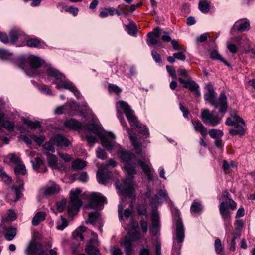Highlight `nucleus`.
<instances>
[{
  "label": "nucleus",
  "mask_w": 255,
  "mask_h": 255,
  "mask_svg": "<svg viewBox=\"0 0 255 255\" xmlns=\"http://www.w3.org/2000/svg\"><path fill=\"white\" fill-rule=\"evenodd\" d=\"M43 62L42 59L32 55L25 58H21L19 60V66L29 76L37 75L39 73L38 69Z\"/></svg>",
  "instance_id": "nucleus-5"
},
{
  "label": "nucleus",
  "mask_w": 255,
  "mask_h": 255,
  "mask_svg": "<svg viewBox=\"0 0 255 255\" xmlns=\"http://www.w3.org/2000/svg\"><path fill=\"white\" fill-rule=\"evenodd\" d=\"M17 183V185L12 186L11 192L7 196V200L9 201L16 202L21 196V191L23 188V183L22 181H19Z\"/></svg>",
  "instance_id": "nucleus-15"
},
{
  "label": "nucleus",
  "mask_w": 255,
  "mask_h": 255,
  "mask_svg": "<svg viewBox=\"0 0 255 255\" xmlns=\"http://www.w3.org/2000/svg\"><path fill=\"white\" fill-rule=\"evenodd\" d=\"M20 35L21 34L20 32L17 30L14 29L10 31L9 32L10 40L12 43H15Z\"/></svg>",
  "instance_id": "nucleus-40"
},
{
  "label": "nucleus",
  "mask_w": 255,
  "mask_h": 255,
  "mask_svg": "<svg viewBox=\"0 0 255 255\" xmlns=\"http://www.w3.org/2000/svg\"><path fill=\"white\" fill-rule=\"evenodd\" d=\"M126 31L131 35L134 36L137 32V28L134 24H130L126 26Z\"/></svg>",
  "instance_id": "nucleus-43"
},
{
  "label": "nucleus",
  "mask_w": 255,
  "mask_h": 255,
  "mask_svg": "<svg viewBox=\"0 0 255 255\" xmlns=\"http://www.w3.org/2000/svg\"><path fill=\"white\" fill-rule=\"evenodd\" d=\"M117 164L113 159H110L108 161V164L101 166L97 172V178L98 182L102 184L105 185L110 177V173L109 169V166L110 165L112 168L117 166Z\"/></svg>",
  "instance_id": "nucleus-13"
},
{
  "label": "nucleus",
  "mask_w": 255,
  "mask_h": 255,
  "mask_svg": "<svg viewBox=\"0 0 255 255\" xmlns=\"http://www.w3.org/2000/svg\"><path fill=\"white\" fill-rule=\"evenodd\" d=\"M210 2L200 1L199 3V9L203 13H206L209 11Z\"/></svg>",
  "instance_id": "nucleus-39"
},
{
  "label": "nucleus",
  "mask_w": 255,
  "mask_h": 255,
  "mask_svg": "<svg viewBox=\"0 0 255 255\" xmlns=\"http://www.w3.org/2000/svg\"><path fill=\"white\" fill-rule=\"evenodd\" d=\"M210 57L214 60H220L228 66H230V65L221 57L218 51L214 49L210 50Z\"/></svg>",
  "instance_id": "nucleus-30"
},
{
  "label": "nucleus",
  "mask_w": 255,
  "mask_h": 255,
  "mask_svg": "<svg viewBox=\"0 0 255 255\" xmlns=\"http://www.w3.org/2000/svg\"><path fill=\"white\" fill-rule=\"evenodd\" d=\"M8 157L9 160L13 163L18 164L21 162L20 158L17 157L14 154H9L8 155Z\"/></svg>",
  "instance_id": "nucleus-55"
},
{
  "label": "nucleus",
  "mask_w": 255,
  "mask_h": 255,
  "mask_svg": "<svg viewBox=\"0 0 255 255\" xmlns=\"http://www.w3.org/2000/svg\"><path fill=\"white\" fill-rule=\"evenodd\" d=\"M13 55V53L4 49H0V58L8 59Z\"/></svg>",
  "instance_id": "nucleus-45"
},
{
  "label": "nucleus",
  "mask_w": 255,
  "mask_h": 255,
  "mask_svg": "<svg viewBox=\"0 0 255 255\" xmlns=\"http://www.w3.org/2000/svg\"><path fill=\"white\" fill-rule=\"evenodd\" d=\"M4 231V236L6 240L8 241L12 240L16 236L17 231L16 229L14 227L6 228L3 227Z\"/></svg>",
  "instance_id": "nucleus-27"
},
{
  "label": "nucleus",
  "mask_w": 255,
  "mask_h": 255,
  "mask_svg": "<svg viewBox=\"0 0 255 255\" xmlns=\"http://www.w3.org/2000/svg\"><path fill=\"white\" fill-rule=\"evenodd\" d=\"M177 72L180 75L185 78V79H187L190 77L189 76L187 71L184 68H180L177 70Z\"/></svg>",
  "instance_id": "nucleus-63"
},
{
  "label": "nucleus",
  "mask_w": 255,
  "mask_h": 255,
  "mask_svg": "<svg viewBox=\"0 0 255 255\" xmlns=\"http://www.w3.org/2000/svg\"><path fill=\"white\" fill-rule=\"evenodd\" d=\"M1 126L4 127L8 130L12 131L14 128L15 124L13 122H10L9 121H3Z\"/></svg>",
  "instance_id": "nucleus-48"
},
{
  "label": "nucleus",
  "mask_w": 255,
  "mask_h": 255,
  "mask_svg": "<svg viewBox=\"0 0 255 255\" xmlns=\"http://www.w3.org/2000/svg\"><path fill=\"white\" fill-rule=\"evenodd\" d=\"M81 193V190L78 188L72 189L70 191V200L68 206V213L70 216L77 213L82 205V202L78 197Z\"/></svg>",
  "instance_id": "nucleus-11"
},
{
  "label": "nucleus",
  "mask_w": 255,
  "mask_h": 255,
  "mask_svg": "<svg viewBox=\"0 0 255 255\" xmlns=\"http://www.w3.org/2000/svg\"><path fill=\"white\" fill-rule=\"evenodd\" d=\"M161 35V30L158 28H155L153 31L148 33V37L149 40L147 41V43L149 46L155 45L158 42V38Z\"/></svg>",
  "instance_id": "nucleus-21"
},
{
  "label": "nucleus",
  "mask_w": 255,
  "mask_h": 255,
  "mask_svg": "<svg viewBox=\"0 0 255 255\" xmlns=\"http://www.w3.org/2000/svg\"><path fill=\"white\" fill-rule=\"evenodd\" d=\"M85 251L88 255H96V239L95 238L91 239L87 243Z\"/></svg>",
  "instance_id": "nucleus-25"
},
{
  "label": "nucleus",
  "mask_w": 255,
  "mask_h": 255,
  "mask_svg": "<svg viewBox=\"0 0 255 255\" xmlns=\"http://www.w3.org/2000/svg\"><path fill=\"white\" fill-rule=\"evenodd\" d=\"M201 117L205 124L215 127L221 122L223 116H220L215 110L210 112L208 109H205L202 110Z\"/></svg>",
  "instance_id": "nucleus-12"
},
{
  "label": "nucleus",
  "mask_w": 255,
  "mask_h": 255,
  "mask_svg": "<svg viewBox=\"0 0 255 255\" xmlns=\"http://www.w3.org/2000/svg\"><path fill=\"white\" fill-rule=\"evenodd\" d=\"M97 157L102 160L106 159L107 157L105 151L101 148H99L97 151Z\"/></svg>",
  "instance_id": "nucleus-57"
},
{
  "label": "nucleus",
  "mask_w": 255,
  "mask_h": 255,
  "mask_svg": "<svg viewBox=\"0 0 255 255\" xmlns=\"http://www.w3.org/2000/svg\"><path fill=\"white\" fill-rule=\"evenodd\" d=\"M106 203V198L101 193H97V210L102 209Z\"/></svg>",
  "instance_id": "nucleus-32"
},
{
  "label": "nucleus",
  "mask_w": 255,
  "mask_h": 255,
  "mask_svg": "<svg viewBox=\"0 0 255 255\" xmlns=\"http://www.w3.org/2000/svg\"><path fill=\"white\" fill-rule=\"evenodd\" d=\"M14 172L16 175H24L26 174V170L25 167L23 164H17V166L14 168Z\"/></svg>",
  "instance_id": "nucleus-41"
},
{
  "label": "nucleus",
  "mask_w": 255,
  "mask_h": 255,
  "mask_svg": "<svg viewBox=\"0 0 255 255\" xmlns=\"http://www.w3.org/2000/svg\"><path fill=\"white\" fill-rule=\"evenodd\" d=\"M250 28V23L247 19H241L237 21L233 25L231 32L232 33L235 30L240 32H243L249 30Z\"/></svg>",
  "instance_id": "nucleus-19"
},
{
  "label": "nucleus",
  "mask_w": 255,
  "mask_h": 255,
  "mask_svg": "<svg viewBox=\"0 0 255 255\" xmlns=\"http://www.w3.org/2000/svg\"><path fill=\"white\" fill-rule=\"evenodd\" d=\"M109 90L110 92H114L117 94H119L122 92L121 88L117 85L113 84H110L109 85Z\"/></svg>",
  "instance_id": "nucleus-54"
},
{
  "label": "nucleus",
  "mask_w": 255,
  "mask_h": 255,
  "mask_svg": "<svg viewBox=\"0 0 255 255\" xmlns=\"http://www.w3.org/2000/svg\"><path fill=\"white\" fill-rule=\"evenodd\" d=\"M87 200L86 209H95L96 207V193L95 192L85 194Z\"/></svg>",
  "instance_id": "nucleus-24"
},
{
  "label": "nucleus",
  "mask_w": 255,
  "mask_h": 255,
  "mask_svg": "<svg viewBox=\"0 0 255 255\" xmlns=\"http://www.w3.org/2000/svg\"><path fill=\"white\" fill-rule=\"evenodd\" d=\"M68 225V222L66 219L61 217V219L57 222V228L58 230H63Z\"/></svg>",
  "instance_id": "nucleus-46"
},
{
  "label": "nucleus",
  "mask_w": 255,
  "mask_h": 255,
  "mask_svg": "<svg viewBox=\"0 0 255 255\" xmlns=\"http://www.w3.org/2000/svg\"><path fill=\"white\" fill-rule=\"evenodd\" d=\"M166 68L170 76H171L173 79H176V75L175 70L169 65H166Z\"/></svg>",
  "instance_id": "nucleus-61"
},
{
  "label": "nucleus",
  "mask_w": 255,
  "mask_h": 255,
  "mask_svg": "<svg viewBox=\"0 0 255 255\" xmlns=\"http://www.w3.org/2000/svg\"><path fill=\"white\" fill-rule=\"evenodd\" d=\"M23 122L27 126L31 128H37L40 126V123L38 121H31L25 119H23Z\"/></svg>",
  "instance_id": "nucleus-42"
},
{
  "label": "nucleus",
  "mask_w": 255,
  "mask_h": 255,
  "mask_svg": "<svg viewBox=\"0 0 255 255\" xmlns=\"http://www.w3.org/2000/svg\"><path fill=\"white\" fill-rule=\"evenodd\" d=\"M64 125L66 127L76 130L83 128L87 132L86 137L88 142L92 145L95 143L96 141V126L94 121H93L91 124H88L83 126L81 123L74 119H70L65 122Z\"/></svg>",
  "instance_id": "nucleus-6"
},
{
  "label": "nucleus",
  "mask_w": 255,
  "mask_h": 255,
  "mask_svg": "<svg viewBox=\"0 0 255 255\" xmlns=\"http://www.w3.org/2000/svg\"><path fill=\"white\" fill-rule=\"evenodd\" d=\"M30 136L39 145H41L45 140V137L44 136H37L32 134L30 135Z\"/></svg>",
  "instance_id": "nucleus-49"
},
{
  "label": "nucleus",
  "mask_w": 255,
  "mask_h": 255,
  "mask_svg": "<svg viewBox=\"0 0 255 255\" xmlns=\"http://www.w3.org/2000/svg\"><path fill=\"white\" fill-rule=\"evenodd\" d=\"M47 157V160L49 166L53 168H56L57 167V158L56 156L49 152L45 153Z\"/></svg>",
  "instance_id": "nucleus-29"
},
{
  "label": "nucleus",
  "mask_w": 255,
  "mask_h": 255,
  "mask_svg": "<svg viewBox=\"0 0 255 255\" xmlns=\"http://www.w3.org/2000/svg\"><path fill=\"white\" fill-rule=\"evenodd\" d=\"M192 124L194 130L197 132H200L203 136L207 134V128L199 120H192Z\"/></svg>",
  "instance_id": "nucleus-23"
},
{
  "label": "nucleus",
  "mask_w": 255,
  "mask_h": 255,
  "mask_svg": "<svg viewBox=\"0 0 255 255\" xmlns=\"http://www.w3.org/2000/svg\"><path fill=\"white\" fill-rule=\"evenodd\" d=\"M208 133L211 138L215 139L221 138L223 135V132L222 130L216 129L209 130Z\"/></svg>",
  "instance_id": "nucleus-33"
},
{
  "label": "nucleus",
  "mask_w": 255,
  "mask_h": 255,
  "mask_svg": "<svg viewBox=\"0 0 255 255\" xmlns=\"http://www.w3.org/2000/svg\"><path fill=\"white\" fill-rule=\"evenodd\" d=\"M0 179L6 184L11 182V178L3 170V168L0 166Z\"/></svg>",
  "instance_id": "nucleus-37"
},
{
  "label": "nucleus",
  "mask_w": 255,
  "mask_h": 255,
  "mask_svg": "<svg viewBox=\"0 0 255 255\" xmlns=\"http://www.w3.org/2000/svg\"><path fill=\"white\" fill-rule=\"evenodd\" d=\"M45 219V213L42 212H39L33 217L32 220V224L34 226H36L41 222L44 221Z\"/></svg>",
  "instance_id": "nucleus-31"
},
{
  "label": "nucleus",
  "mask_w": 255,
  "mask_h": 255,
  "mask_svg": "<svg viewBox=\"0 0 255 255\" xmlns=\"http://www.w3.org/2000/svg\"><path fill=\"white\" fill-rule=\"evenodd\" d=\"M27 45L29 47H39L40 46V41L36 38H31L26 42Z\"/></svg>",
  "instance_id": "nucleus-47"
},
{
  "label": "nucleus",
  "mask_w": 255,
  "mask_h": 255,
  "mask_svg": "<svg viewBox=\"0 0 255 255\" xmlns=\"http://www.w3.org/2000/svg\"><path fill=\"white\" fill-rule=\"evenodd\" d=\"M230 115L233 118V120L239 122L240 124H245L243 119L240 118L237 114L235 110H232L230 112Z\"/></svg>",
  "instance_id": "nucleus-52"
},
{
  "label": "nucleus",
  "mask_w": 255,
  "mask_h": 255,
  "mask_svg": "<svg viewBox=\"0 0 255 255\" xmlns=\"http://www.w3.org/2000/svg\"><path fill=\"white\" fill-rule=\"evenodd\" d=\"M117 111V117L120 120V123L122 126L124 128L126 129L127 124L125 121L121 118L122 113L120 111L119 108L123 111L124 113L126 115L128 122L131 125V126L135 127L139 129L140 133L142 135L143 137L147 138L149 136V132L146 128V127L141 124H140L136 117L134 115L133 111L131 109L128 103L125 101L121 100L119 101L116 104Z\"/></svg>",
  "instance_id": "nucleus-2"
},
{
  "label": "nucleus",
  "mask_w": 255,
  "mask_h": 255,
  "mask_svg": "<svg viewBox=\"0 0 255 255\" xmlns=\"http://www.w3.org/2000/svg\"><path fill=\"white\" fill-rule=\"evenodd\" d=\"M241 230L239 228H236L235 232L233 233V237L231 241V245L229 248V250L232 251H234L236 248V242L235 240L237 239L240 238L241 236Z\"/></svg>",
  "instance_id": "nucleus-28"
},
{
  "label": "nucleus",
  "mask_w": 255,
  "mask_h": 255,
  "mask_svg": "<svg viewBox=\"0 0 255 255\" xmlns=\"http://www.w3.org/2000/svg\"><path fill=\"white\" fill-rule=\"evenodd\" d=\"M222 168L226 174L230 173L231 171V168L230 167L229 164L226 160H223V161Z\"/></svg>",
  "instance_id": "nucleus-59"
},
{
  "label": "nucleus",
  "mask_w": 255,
  "mask_h": 255,
  "mask_svg": "<svg viewBox=\"0 0 255 255\" xmlns=\"http://www.w3.org/2000/svg\"><path fill=\"white\" fill-rule=\"evenodd\" d=\"M163 34V35L161 36V39L163 41L169 42L172 40L168 32L161 30V34Z\"/></svg>",
  "instance_id": "nucleus-60"
},
{
  "label": "nucleus",
  "mask_w": 255,
  "mask_h": 255,
  "mask_svg": "<svg viewBox=\"0 0 255 255\" xmlns=\"http://www.w3.org/2000/svg\"><path fill=\"white\" fill-rule=\"evenodd\" d=\"M178 79L179 82L183 84L184 88L188 89L191 92H194L196 96L201 95L198 84L192 80L190 77L187 79L179 77Z\"/></svg>",
  "instance_id": "nucleus-16"
},
{
  "label": "nucleus",
  "mask_w": 255,
  "mask_h": 255,
  "mask_svg": "<svg viewBox=\"0 0 255 255\" xmlns=\"http://www.w3.org/2000/svg\"><path fill=\"white\" fill-rule=\"evenodd\" d=\"M152 226L150 232L153 235H156L160 229V221L159 214L156 209H153L151 214Z\"/></svg>",
  "instance_id": "nucleus-18"
},
{
  "label": "nucleus",
  "mask_w": 255,
  "mask_h": 255,
  "mask_svg": "<svg viewBox=\"0 0 255 255\" xmlns=\"http://www.w3.org/2000/svg\"><path fill=\"white\" fill-rule=\"evenodd\" d=\"M111 255H123L122 250L117 247H112L110 249Z\"/></svg>",
  "instance_id": "nucleus-58"
},
{
  "label": "nucleus",
  "mask_w": 255,
  "mask_h": 255,
  "mask_svg": "<svg viewBox=\"0 0 255 255\" xmlns=\"http://www.w3.org/2000/svg\"><path fill=\"white\" fill-rule=\"evenodd\" d=\"M179 211L176 210L173 214V222L175 224L176 231L174 239L176 242L173 243V250L176 251L177 254L181 247V243L183 242L185 237V230L183 222L179 216Z\"/></svg>",
  "instance_id": "nucleus-7"
},
{
  "label": "nucleus",
  "mask_w": 255,
  "mask_h": 255,
  "mask_svg": "<svg viewBox=\"0 0 255 255\" xmlns=\"http://www.w3.org/2000/svg\"><path fill=\"white\" fill-rule=\"evenodd\" d=\"M226 124L228 126L235 127H241L244 126L245 124H240L239 121L232 120L231 118H228L226 119Z\"/></svg>",
  "instance_id": "nucleus-51"
},
{
  "label": "nucleus",
  "mask_w": 255,
  "mask_h": 255,
  "mask_svg": "<svg viewBox=\"0 0 255 255\" xmlns=\"http://www.w3.org/2000/svg\"><path fill=\"white\" fill-rule=\"evenodd\" d=\"M214 246L217 253H220L222 251V244L220 239L217 238L215 240Z\"/></svg>",
  "instance_id": "nucleus-56"
},
{
  "label": "nucleus",
  "mask_w": 255,
  "mask_h": 255,
  "mask_svg": "<svg viewBox=\"0 0 255 255\" xmlns=\"http://www.w3.org/2000/svg\"><path fill=\"white\" fill-rule=\"evenodd\" d=\"M228 193L226 191L223 193V196L227 197L226 201L222 202L219 206V211L222 218L224 221V226L226 227L231 219V212L230 210H234L237 207L236 203L232 199L227 197Z\"/></svg>",
  "instance_id": "nucleus-10"
},
{
  "label": "nucleus",
  "mask_w": 255,
  "mask_h": 255,
  "mask_svg": "<svg viewBox=\"0 0 255 255\" xmlns=\"http://www.w3.org/2000/svg\"><path fill=\"white\" fill-rule=\"evenodd\" d=\"M86 228L85 226H80L77 228L73 232V236L75 238L79 237L81 241L84 240V236L82 233L86 231Z\"/></svg>",
  "instance_id": "nucleus-36"
},
{
  "label": "nucleus",
  "mask_w": 255,
  "mask_h": 255,
  "mask_svg": "<svg viewBox=\"0 0 255 255\" xmlns=\"http://www.w3.org/2000/svg\"><path fill=\"white\" fill-rule=\"evenodd\" d=\"M46 74L48 77H52L55 80L59 81V82H53V84H56V88L60 89L64 88L72 92L75 96L80 98L81 94L76 87L69 80H65L64 75L56 69L49 67L46 70Z\"/></svg>",
  "instance_id": "nucleus-3"
},
{
  "label": "nucleus",
  "mask_w": 255,
  "mask_h": 255,
  "mask_svg": "<svg viewBox=\"0 0 255 255\" xmlns=\"http://www.w3.org/2000/svg\"><path fill=\"white\" fill-rule=\"evenodd\" d=\"M54 143L51 140V138L50 139V141L48 142H46L44 145L43 148L48 151H51L52 152H54L55 150V148L54 147Z\"/></svg>",
  "instance_id": "nucleus-50"
},
{
  "label": "nucleus",
  "mask_w": 255,
  "mask_h": 255,
  "mask_svg": "<svg viewBox=\"0 0 255 255\" xmlns=\"http://www.w3.org/2000/svg\"><path fill=\"white\" fill-rule=\"evenodd\" d=\"M169 199L167 193L165 190H160L155 196L154 197L150 199V204L152 205L159 204Z\"/></svg>",
  "instance_id": "nucleus-20"
},
{
  "label": "nucleus",
  "mask_w": 255,
  "mask_h": 255,
  "mask_svg": "<svg viewBox=\"0 0 255 255\" xmlns=\"http://www.w3.org/2000/svg\"><path fill=\"white\" fill-rule=\"evenodd\" d=\"M126 130L129 134V138L136 151V153L140 156L142 160H137L134 154L126 151H121L120 157L121 160L125 163L124 168L128 175L119 187V189L122 194L128 195L129 197H135L133 179L134 175L136 174L135 167L136 163L141 167L142 170L146 175L148 180L151 181L153 179V175L151 169L146 162L149 161L145 154L142 153L140 143L137 141L136 136L132 135L129 128L127 127Z\"/></svg>",
  "instance_id": "nucleus-1"
},
{
  "label": "nucleus",
  "mask_w": 255,
  "mask_h": 255,
  "mask_svg": "<svg viewBox=\"0 0 255 255\" xmlns=\"http://www.w3.org/2000/svg\"><path fill=\"white\" fill-rule=\"evenodd\" d=\"M78 180L82 182H86L88 179V176L86 172H82L78 177Z\"/></svg>",
  "instance_id": "nucleus-64"
},
{
  "label": "nucleus",
  "mask_w": 255,
  "mask_h": 255,
  "mask_svg": "<svg viewBox=\"0 0 255 255\" xmlns=\"http://www.w3.org/2000/svg\"><path fill=\"white\" fill-rule=\"evenodd\" d=\"M190 211L191 212L198 213L202 211L201 203L196 201H194L191 206Z\"/></svg>",
  "instance_id": "nucleus-38"
},
{
  "label": "nucleus",
  "mask_w": 255,
  "mask_h": 255,
  "mask_svg": "<svg viewBox=\"0 0 255 255\" xmlns=\"http://www.w3.org/2000/svg\"><path fill=\"white\" fill-rule=\"evenodd\" d=\"M85 222L86 224H90L94 226L96 224V212H92L89 213L88 214V217L86 220Z\"/></svg>",
  "instance_id": "nucleus-44"
},
{
  "label": "nucleus",
  "mask_w": 255,
  "mask_h": 255,
  "mask_svg": "<svg viewBox=\"0 0 255 255\" xmlns=\"http://www.w3.org/2000/svg\"><path fill=\"white\" fill-rule=\"evenodd\" d=\"M51 140L57 146L68 147L70 144V141L61 134H56L51 137Z\"/></svg>",
  "instance_id": "nucleus-22"
},
{
  "label": "nucleus",
  "mask_w": 255,
  "mask_h": 255,
  "mask_svg": "<svg viewBox=\"0 0 255 255\" xmlns=\"http://www.w3.org/2000/svg\"><path fill=\"white\" fill-rule=\"evenodd\" d=\"M132 229H130L128 235L121 241V244L123 245L126 253V255H131L132 248V242L138 240L140 238L139 228L137 222L132 220Z\"/></svg>",
  "instance_id": "nucleus-8"
},
{
  "label": "nucleus",
  "mask_w": 255,
  "mask_h": 255,
  "mask_svg": "<svg viewBox=\"0 0 255 255\" xmlns=\"http://www.w3.org/2000/svg\"><path fill=\"white\" fill-rule=\"evenodd\" d=\"M60 190L59 186L55 183H52L50 186L45 188L44 195L45 196L52 195L59 193Z\"/></svg>",
  "instance_id": "nucleus-26"
},
{
  "label": "nucleus",
  "mask_w": 255,
  "mask_h": 255,
  "mask_svg": "<svg viewBox=\"0 0 255 255\" xmlns=\"http://www.w3.org/2000/svg\"><path fill=\"white\" fill-rule=\"evenodd\" d=\"M96 128L97 136L100 138L101 145L107 150L111 151L116 144L114 140L116 137L115 135L111 132L104 130L97 121Z\"/></svg>",
  "instance_id": "nucleus-9"
},
{
  "label": "nucleus",
  "mask_w": 255,
  "mask_h": 255,
  "mask_svg": "<svg viewBox=\"0 0 255 255\" xmlns=\"http://www.w3.org/2000/svg\"><path fill=\"white\" fill-rule=\"evenodd\" d=\"M244 126L241 127H235L237 128V129H231L229 130V133L232 136H236L237 135H239L240 136H242L245 133V129L243 128Z\"/></svg>",
  "instance_id": "nucleus-35"
},
{
  "label": "nucleus",
  "mask_w": 255,
  "mask_h": 255,
  "mask_svg": "<svg viewBox=\"0 0 255 255\" xmlns=\"http://www.w3.org/2000/svg\"><path fill=\"white\" fill-rule=\"evenodd\" d=\"M40 89L44 93H45L47 95H52V90L46 85H42L41 86Z\"/></svg>",
  "instance_id": "nucleus-62"
},
{
  "label": "nucleus",
  "mask_w": 255,
  "mask_h": 255,
  "mask_svg": "<svg viewBox=\"0 0 255 255\" xmlns=\"http://www.w3.org/2000/svg\"><path fill=\"white\" fill-rule=\"evenodd\" d=\"M27 255H47V251L44 250L42 245L36 241H31L25 250Z\"/></svg>",
  "instance_id": "nucleus-14"
},
{
  "label": "nucleus",
  "mask_w": 255,
  "mask_h": 255,
  "mask_svg": "<svg viewBox=\"0 0 255 255\" xmlns=\"http://www.w3.org/2000/svg\"><path fill=\"white\" fill-rule=\"evenodd\" d=\"M31 162L32 164L33 168L36 170H38L40 166L43 164L42 160L39 157L35 158L34 161H31Z\"/></svg>",
  "instance_id": "nucleus-53"
},
{
  "label": "nucleus",
  "mask_w": 255,
  "mask_h": 255,
  "mask_svg": "<svg viewBox=\"0 0 255 255\" xmlns=\"http://www.w3.org/2000/svg\"><path fill=\"white\" fill-rule=\"evenodd\" d=\"M232 42H236L237 44L242 45L244 43L249 46V39L246 37H236L233 39H231L227 43V47L229 50L232 53H235L237 52V47Z\"/></svg>",
  "instance_id": "nucleus-17"
},
{
  "label": "nucleus",
  "mask_w": 255,
  "mask_h": 255,
  "mask_svg": "<svg viewBox=\"0 0 255 255\" xmlns=\"http://www.w3.org/2000/svg\"><path fill=\"white\" fill-rule=\"evenodd\" d=\"M207 91L204 93V97L206 101L214 106L215 109L219 107L220 113H225L227 109V97L224 93H221L219 98L217 101L216 97V94L211 84H208L206 86Z\"/></svg>",
  "instance_id": "nucleus-4"
},
{
  "label": "nucleus",
  "mask_w": 255,
  "mask_h": 255,
  "mask_svg": "<svg viewBox=\"0 0 255 255\" xmlns=\"http://www.w3.org/2000/svg\"><path fill=\"white\" fill-rule=\"evenodd\" d=\"M86 165L85 162L80 159H77L72 162V167L75 170H79Z\"/></svg>",
  "instance_id": "nucleus-34"
}]
</instances>
